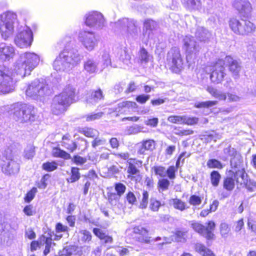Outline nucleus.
Here are the masks:
<instances>
[{
	"instance_id": "59",
	"label": "nucleus",
	"mask_w": 256,
	"mask_h": 256,
	"mask_svg": "<svg viewBox=\"0 0 256 256\" xmlns=\"http://www.w3.org/2000/svg\"><path fill=\"white\" fill-rule=\"evenodd\" d=\"M103 114V112L90 114L86 116V119L87 122L94 120L100 119Z\"/></svg>"
},
{
	"instance_id": "9",
	"label": "nucleus",
	"mask_w": 256,
	"mask_h": 256,
	"mask_svg": "<svg viewBox=\"0 0 256 256\" xmlns=\"http://www.w3.org/2000/svg\"><path fill=\"white\" fill-rule=\"evenodd\" d=\"M116 26L124 32H126L128 38L134 40L138 38L140 29L137 22L133 19L122 18L116 23Z\"/></svg>"
},
{
	"instance_id": "22",
	"label": "nucleus",
	"mask_w": 256,
	"mask_h": 256,
	"mask_svg": "<svg viewBox=\"0 0 256 256\" xmlns=\"http://www.w3.org/2000/svg\"><path fill=\"white\" fill-rule=\"evenodd\" d=\"M234 6L242 15L246 17L250 14L252 10L251 4L248 0H236Z\"/></svg>"
},
{
	"instance_id": "39",
	"label": "nucleus",
	"mask_w": 256,
	"mask_h": 256,
	"mask_svg": "<svg viewBox=\"0 0 256 256\" xmlns=\"http://www.w3.org/2000/svg\"><path fill=\"white\" fill-rule=\"evenodd\" d=\"M52 154L54 157L61 158L66 160L70 159L71 158L70 155L68 153L58 148L53 149Z\"/></svg>"
},
{
	"instance_id": "46",
	"label": "nucleus",
	"mask_w": 256,
	"mask_h": 256,
	"mask_svg": "<svg viewBox=\"0 0 256 256\" xmlns=\"http://www.w3.org/2000/svg\"><path fill=\"white\" fill-rule=\"evenodd\" d=\"M206 165L210 168L222 169L223 168L222 163L218 160L214 158L208 160L206 162Z\"/></svg>"
},
{
	"instance_id": "14",
	"label": "nucleus",
	"mask_w": 256,
	"mask_h": 256,
	"mask_svg": "<svg viewBox=\"0 0 256 256\" xmlns=\"http://www.w3.org/2000/svg\"><path fill=\"white\" fill-rule=\"evenodd\" d=\"M78 40L84 47L92 51L98 44V40L94 34L92 32L81 31L78 34Z\"/></svg>"
},
{
	"instance_id": "55",
	"label": "nucleus",
	"mask_w": 256,
	"mask_h": 256,
	"mask_svg": "<svg viewBox=\"0 0 256 256\" xmlns=\"http://www.w3.org/2000/svg\"><path fill=\"white\" fill-rule=\"evenodd\" d=\"M161 206L160 201L155 198H150L149 206L150 209L153 212H158Z\"/></svg>"
},
{
	"instance_id": "26",
	"label": "nucleus",
	"mask_w": 256,
	"mask_h": 256,
	"mask_svg": "<svg viewBox=\"0 0 256 256\" xmlns=\"http://www.w3.org/2000/svg\"><path fill=\"white\" fill-rule=\"evenodd\" d=\"M154 141L152 140H143L142 142L138 144L137 146V154L140 155L146 154V152L152 150L154 148Z\"/></svg>"
},
{
	"instance_id": "28",
	"label": "nucleus",
	"mask_w": 256,
	"mask_h": 256,
	"mask_svg": "<svg viewBox=\"0 0 256 256\" xmlns=\"http://www.w3.org/2000/svg\"><path fill=\"white\" fill-rule=\"evenodd\" d=\"M98 60L94 58H88L84 63V68L87 72L91 74L98 70Z\"/></svg>"
},
{
	"instance_id": "16",
	"label": "nucleus",
	"mask_w": 256,
	"mask_h": 256,
	"mask_svg": "<svg viewBox=\"0 0 256 256\" xmlns=\"http://www.w3.org/2000/svg\"><path fill=\"white\" fill-rule=\"evenodd\" d=\"M224 64V60H218L213 66V70L210 76L212 82L219 84L223 80L226 74Z\"/></svg>"
},
{
	"instance_id": "57",
	"label": "nucleus",
	"mask_w": 256,
	"mask_h": 256,
	"mask_svg": "<svg viewBox=\"0 0 256 256\" xmlns=\"http://www.w3.org/2000/svg\"><path fill=\"white\" fill-rule=\"evenodd\" d=\"M142 132V128L136 125L127 128L125 130L126 134H135Z\"/></svg>"
},
{
	"instance_id": "2",
	"label": "nucleus",
	"mask_w": 256,
	"mask_h": 256,
	"mask_svg": "<svg viewBox=\"0 0 256 256\" xmlns=\"http://www.w3.org/2000/svg\"><path fill=\"white\" fill-rule=\"evenodd\" d=\"M40 56L34 52H26L21 54L14 65L15 72L22 78L29 76L39 64Z\"/></svg>"
},
{
	"instance_id": "30",
	"label": "nucleus",
	"mask_w": 256,
	"mask_h": 256,
	"mask_svg": "<svg viewBox=\"0 0 256 256\" xmlns=\"http://www.w3.org/2000/svg\"><path fill=\"white\" fill-rule=\"evenodd\" d=\"M234 178L236 182L242 186L248 179V175L246 172L245 168L232 171Z\"/></svg>"
},
{
	"instance_id": "52",
	"label": "nucleus",
	"mask_w": 256,
	"mask_h": 256,
	"mask_svg": "<svg viewBox=\"0 0 256 256\" xmlns=\"http://www.w3.org/2000/svg\"><path fill=\"white\" fill-rule=\"evenodd\" d=\"M242 186H244L248 191L254 192L256 190V182L248 179L246 182H245Z\"/></svg>"
},
{
	"instance_id": "29",
	"label": "nucleus",
	"mask_w": 256,
	"mask_h": 256,
	"mask_svg": "<svg viewBox=\"0 0 256 256\" xmlns=\"http://www.w3.org/2000/svg\"><path fill=\"white\" fill-rule=\"evenodd\" d=\"M60 144L70 152H74L77 148L76 144L70 139L69 134H66L62 136Z\"/></svg>"
},
{
	"instance_id": "20",
	"label": "nucleus",
	"mask_w": 256,
	"mask_h": 256,
	"mask_svg": "<svg viewBox=\"0 0 256 256\" xmlns=\"http://www.w3.org/2000/svg\"><path fill=\"white\" fill-rule=\"evenodd\" d=\"M142 165V161L136 158H130L128 160L126 172L128 174V177L132 180L133 175H138L140 174L138 168Z\"/></svg>"
},
{
	"instance_id": "7",
	"label": "nucleus",
	"mask_w": 256,
	"mask_h": 256,
	"mask_svg": "<svg viewBox=\"0 0 256 256\" xmlns=\"http://www.w3.org/2000/svg\"><path fill=\"white\" fill-rule=\"evenodd\" d=\"M52 93L51 90L42 80H34L26 90V95L32 99L38 100Z\"/></svg>"
},
{
	"instance_id": "38",
	"label": "nucleus",
	"mask_w": 256,
	"mask_h": 256,
	"mask_svg": "<svg viewBox=\"0 0 256 256\" xmlns=\"http://www.w3.org/2000/svg\"><path fill=\"white\" fill-rule=\"evenodd\" d=\"M80 132L87 137L94 138L98 136L99 132L96 129L91 128H82Z\"/></svg>"
},
{
	"instance_id": "21",
	"label": "nucleus",
	"mask_w": 256,
	"mask_h": 256,
	"mask_svg": "<svg viewBox=\"0 0 256 256\" xmlns=\"http://www.w3.org/2000/svg\"><path fill=\"white\" fill-rule=\"evenodd\" d=\"M15 55L14 46L5 43L0 44V61H8Z\"/></svg>"
},
{
	"instance_id": "58",
	"label": "nucleus",
	"mask_w": 256,
	"mask_h": 256,
	"mask_svg": "<svg viewBox=\"0 0 256 256\" xmlns=\"http://www.w3.org/2000/svg\"><path fill=\"white\" fill-rule=\"evenodd\" d=\"M217 138H219V136L214 132H212L204 136L202 138L206 142H210L212 141L216 142Z\"/></svg>"
},
{
	"instance_id": "54",
	"label": "nucleus",
	"mask_w": 256,
	"mask_h": 256,
	"mask_svg": "<svg viewBox=\"0 0 256 256\" xmlns=\"http://www.w3.org/2000/svg\"><path fill=\"white\" fill-rule=\"evenodd\" d=\"M35 154L34 148L31 145L28 146L24 151V157L27 159L32 158Z\"/></svg>"
},
{
	"instance_id": "51",
	"label": "nucleus",
	"mask_w": 256,
	"mask_h": 256,
	"mask_svg": "<svg viewBox=\"0 0 256 256\" xmlns=\"http://www.w3.org/2000/svg\"><path fill=\"white\" fill-rule=\"evenodd\" d=\"M42 168L47 172H52L57 168L58 164L55 162H46L42 164Z\"/></svg>"
},
{
	"instance_id": "18",
	"label": "nucleus",
	"mask_w": 256,
	"mask_h": 256,
	"mask_svg": "<svg viewBox=\"0 0 256 256\" xmlns=\"http://www.w3.org/2000/svg\"><path fill=\"white\" fill-rule=\"evenodd\" d=\"M224 153H228L230 156H234L230 160V166L232 171L244 168L242 156L236 152L234 148L229 147L224 150Z\"/></svg>"
},
{
	"instance_id": "60",
	"label": "nucleus",
	"mask_w": 256,
	"mask_h": 256,
	"mask_svg": "<svg viewBox=\"0 0 256 256\" xmlns=\"http://www.w3.org/2000/svg\"><path fill=\"white\" fill-rule=\"evenodd\" d=\"M114 189L116 194L121 196L124 193L126 186L121 182H118L114 184Z\"/></svg>"
},
{
	"instance_id": "3",
	"label": "nucleus",
	"mask_w": 256,
	"mask_h": 256,
	"mask_svg": "<svg viewBox=\"0 0 256 256\" xmlns=\"http://www.w3.org/2000/svg\"><path fill=\"white\" fill-rule=\"evenodd\" d=\"M76 94V88L72 84L66 85L60 94L54 97L52 104V112L56 115L63 112L74 102Z\"/></svg>"
},
{
	"instance_id": "45",
	"label": "nucleus",
	"mask_w": 256,
	"mask_h": 256,
	"mask_svg": "<svg viewBox=\"0 0 256 256\" xmlns=\"http://www.w3.org/2000/svg\"><path fill=\"white\" fill-rule=\"evenodd\" d=\"M79 233L80 234V240L82 242H88L90 241L91 240L92 235L89 231L86 230H80Z\"/></svg>"
},
{
	"instance_id": "37",
	"label": "nucleus",
	"mask_w": 256,
	"mask_h": 256,
	"mask_svg": "<svg viewBox=\"0 0 256 256\" xmlns=\"http://www.w3.org/2000/svg\"><path fill=\"white\" fill-rule=\"evenodd\" d=\"M170 202L174 208L180 211H183L188 208L184 202L177 198H172Z\"/></svg>"
},
{
	"instance_id": "42",
	"label": "nucleus",
	"mask_w": 256,
	"mask_h": 256,
	"mask_svg": "<svg viewBox=\"0 0 256 256\" xmlns=\"http://www.w3.org/2000/svg\"><path fill=\"white\" fill-rule=\"evenodd\" d=\"M80 178L79 169L77 168L72 167L71 168V176L67 178L68 182L73 183L78 180Z\"/></svg>"
},
{
	"instance_id": "32",
	"label": "nucleus",
	"mask_w": 256,
	"mask_h": 256,
	"mask_svg": "<svg viewBox=\"0 0 256 256\" xmlns=\"http://www.w3.org/2000/svg\"><path fill=\"white\" fill-rule=\"evenodd\" d=\"M40 244L42 243V245H45V248L44 250V254L46 256L50 253V248L52 246H55V243L52 242V238L50 237H46V236L42 235L40 238Z\"/></svg>"
},
{
	"instance_id": "53",
	"label": "nucleus",
	"mask_w": 256,
	"mask_h": 256,
	"mask_svg": "<svg viewBox=\"0 0 256 256\" xmlns=\"http://www.w3.org/2000/svg\"><path fill=\"white\" fill-rule=\"evenodd\" d=\"M120 196L115 192H110L108 194V200L110 203L113 206H116L118 202Z\"/></svg>"
},
{
	"instance_id": "44",
	"label": "nucleus",
	"mask_w": 256,
	"mask_h": 256,
	"mask_svg": "<svg viewBox=\"0 0 256 256\" xmlns=\"http://www.w3.org/2000/svg\"><path fill=\"white\" fill-rule=\"evenodd\" d=\"M170 184V182L168 179L164 178L160 179L158 182V191L161 192L168 190Z\"/></svg>"
},
{
	"instance_id": "15",
	"label": "nucleus",
	"mask_w": 256,
	"mask_h": 256,
	"mask_svg": "<svg viewBox=\"0 0 256 256\" xmlns=\"http://www.w3.org/2000/svg\"><path fill=\"white\" fill-rule=\"evenodd\" d=\"M191 226L194 230L207 239L212 238L214 236L212 231L214 230L216 224L212 221H210L206 226H204L199 222H194Z\"/></svg>"
},
{
	"instance_id": "62",
	"label": "nucleus",
	"mask_w": 256,
	"mask_h": 256,
	"mask_svg": "<svg viewBox=\"0 0 256 256\" xmlns=\"http://www.w3.org/2000/svg\"><path fill=\"white\" fill-rule=\"evenodd\" d=\"M37 192V188H32L26 194L24 198V200L26 202H30L34 198L35 194Z\"/></svg>"
},
{
	"instance_id": "8",
	"label": "nucleus",
	"mask_w": 256,
	"mask_h": 256,
	"mask_svg": "<svg viewBox=\"0 0 256 256\" xmlns=\"http://www.w3.org/2000/svg\"><path fill=\"white\" fill-rule=\"evenodd\" d=\"M183 49L186 54V59L190 64L194 62L198 58L201 47L196 41L194 38L190 36H186L183 39Z\"/></svg>"
},
{
	"instance_id": "43",
	"label": "nucleus",
	"mask_w": 256,
	"mask_h": 256,
	"mask_svg": "<svg viewBox=\"0 0 256 256\" xmlns=\"http://www.w3.org/2000/svg\"><path fill=\"white\" fill-rule=\"evenodd\" d=\"M220 230L221 236L224 238H227L230 231L229 225L226 222H222L220 225Z\"/></svg>"
},
{
	"instance_id": "56",
	"label": "nucleus",
	"mask_w": 256,
	"mask_h": 256,
	"mask_svg": "<svg viewBox=\"0 0 256 256\" xmlns=\"http://www.w3.org/2000/svg\"><path fill=\"white\" fill-rule=\"evenodd\" d=\"M106 143V140L104 138L96 136L92 142V146L94 148L100 146L104 145Z\"/></svg>"
},
{
	"instance_id": "40",
	"label": "nucleus",
	"mask_w": 256,
	"mask_h": 256,
	"mask_svg": "<svg viewBox=\"0 0 256 256\" xmlns=\"http://www.w3.org/2000/svg\"><path fill=\"white\" fill-rule=\"evenodd\" d=\"M234 178L232 177H226L223 181V188L228 191H232L234 188Z\"/></svg>"
},
{
	"instance_id": "19",
	"label": "nucleus",
	"mask_w": 256,
	"mask_h": 256,
	"mask_svg": "<svg viewBox=\"0 0 256 256\" xmlns=\"http://www.w3.org/2000/svg\"><path fill=\"white\" fill-rule=\"evenodd\" d=\"M137 104L135 102L130 101H124L118 104L116 107L106 108V112L110 114L114 112H118L120 114L126 112L127 111L133 110L137 108Z\"/></svg>"
},
{
	"instance_id": "64",
	"label": "nucleus",
	"mask_w": 256,
	"mask_h": 256,
	"mask_svg": "<svg viewBox=\"0 0 256 256\" xmlns=\"http://www.w3.org/2000/svg\"><path fill=\"white\" fill-rule=\"evenodd\" d=\"M176 168H175L174 166H170L166 170V176H168L170 180H174L176 178Z\"/></svg>"
},
{
	"instance_id": "5",
	"label": "nucleus",
	"mask_w": 256,
	"mask_h": 256,
	"mask_svg": "<svg viewBox=\"0 0 256 256\" xmlns=\"http://www.w3.org/2000/svg\"><path fill=\"white\" fill-rule=\"evenodd\" d=\"M16 18V14L10 11L4 12L0 16V32L4 39L6 40L13 34Z\"/></svg>"
},
{
	"instance_id": "24",
	"label": "nucleus",
	"mask_w": 256,
	"mask_h": 256,
	"mask_svg": "<svg viewBox=\"0 0 256 256\" xmlns=\"http://www.w3.org/2000/svg\"><path fill=\"white\" fill-rule=\"evenodd\" d=\"M133 232L140 235L136 238L138 242L145 244L152 243L153 240L151 236H148V230L146 228L140 226H136L133 228Z\"/></svg>"
},
{
	"instance_id": "17",
	"label": "nucleus",
	"mask_w": 256,
	"mask_h": 256,
	"mask_svg": "<svg viewBox=\"0 0 256 256\" xmlns=\"http://www.w3.org/2000/svg\"><path fill=\"white\" fill-rule=\"evenodd\" d=\"M0 166L2 172L6 175L15 174L20 170L19 164L13 159L0 160Z\"/></svg>"
},
{
	"instance_id": "41",
	"label": "nucleus",
	"mask_w": 256,
	"mask_h": 256,
	"mask_svg": "<svg viewBox=\"0 0 256 256\" xmlns=\"http://www.w3.org/2000/svg\"><path fill=\"white\" fill-rule=\"evenodd\" d=\"M220 178L221 176L218 171L213 170L210 174V182L213 186H218Z\"/></svg>"
},
{
	"instance_id": "36",
	"label": "nucleus",
	"mask_w": 256,
	"mask_h": 256,
	"mask_svg": "<svg viewBox=\"0 0 256 256\" xmlns=\"http://www.w3.org/2000/svg\"><path fill=\"white\" fill-rule=\"evenodd\" d=\"M195 248L196 250L202 256H215L212 250L202 244H196Z\"/></svg>"
},
{
	"instance_id": "61",
	"label": "nucleus",
	"mask_w": 256,
	"mask_h": 256,
	"mask_svg": "<svg viewBox=\"0 0 256 256\" xmlns=\"http://www.w3.org/2000/svg\"><path fill=\"white\" fill-rule=\"evenodd\" d=\"M202 202V198L195 194L191 196L188 200V202L190 204L194 206L200 205Z\"/></svg>"
},
{
	"instance_id": "25",
	"label": "nucleus",
	"mask_w": 256,
	"mask_h": 256,
	"mask_svg": "<svg viewBox=\"0 0 256 256\" xmlns=\"http://www.w3.org/2000/svg\"><path fill=\"white\" fill-rule=\"evenodd\" d=\"M224 62V64H226L228 66L229 70L234 76V78H237L241 70V66L238 62L234 60L230 56H226Z\"/></svg>"
},
{
	"instance_id": "11",
	"label": "nucleus",
	"mask_w": 256,
	"mask_h": 256,
	"mask_svg": "<svg viewBox=\"0 0 256 256\" xmlns=\"http://www.w3.org/2000/svg\"><path fill=\"white\" fill-rule=\"evenodd\" d=\"M168 64L174 73H179L183 68V60L179 48H172L168 52L166 56Z\"/></svg>"
},
{
	"instance_id": "10",
	"label": "nucleus",
	"mask_w": 256,
	"mask_h": 256,
	"mask_svg": "<svg viewBox=\"0 0 256 256\" xmlns=\"http://www.w3.org/2000/svg\"><path fill=\"white\" fill-rule=\"evenodd\" d=\"M229 26L231 30L236 34L246 35L255 30V26L249 20L232 18L230 20Z\"/></svg>"
},
{
	"instance_id": "27",
	"label": "nucleus",
	"mask_w": 256,
	"mask_h": 256,
	"mask_svg": "<svg viewBox=\"0 0 256 256\" xmlns=\"http://www.w3.org/2000/svg\"><path fill=\"white\" fill-rule=\"evenodd\" d=\"M104 96L101 90H92L86 97V102L88 104L95 105L100 100L104 99Z\"/></svg>"
},
{
	"instance_id": "13",
	"label": "nucleus",
	"mask_w": 256,
	"mask_h": 256,
	"mask_svg": "<svg viewBox=\"0 0 256 256\" xmlns=\"http://www.w3.org/2000/svg\"><path fill=\"white\" fill-rule=\"evenodd\" d=\"M86 26L94 30H101L106 26V20L103 14L98 11H92L84 16Z\"/></svg>"
},
{
	"instance_id": "23",
	"label": "nucleus",
	"mask_w": 256,
	"mask_h": 256,
	"mask_svg": "<svg viewBox=\"0 0 256 256\" xmlns=\"http://www.w3.org/2000/svg\"><path fill=\"white\" fill-rule=\"evenodd\" d=\"M168 120L173 124L193 125L198 122V118L196 117H188L186 116H170L168 117Z\"/></svg>"
},
{
	"instance_id": "49",
	"label": "nucleus",
	"mask_w": 256,
	"mask_h": 256,
	"mask_svg": "<svg viewBox=\"0 0 256 256\" xmlns=\"http://www.w3.org/2000/svg\"><path fill=\"white\" fill-rule=\"evenodd\" d=\"M153 242H158L160 240H162V242L158 243L156 244V248L158 249H162L163 248V246L164 244H167L170 243V239L166 236H164L162 238L160 236H157L154 238H152Z\"/></svg>"
},
{
	"instance_id": "63",
	"label": "nucleus",
	"mask_w": 256,
	"mask_h": 256,
	"mask_svg": "<svg viewBox=\"0 0 256 256\" xmlns=\"http://www.w3.org/2000/svg\"><path fill=\"white\" fill-rule=\"evenodd\" d=\"M144 26L146 30H152L156 26V22L151 19H147L144 20Z\"/></svg>"
},
{
	"instance_id": "6",
	"label": "nucleus",
	"mask_w": 256,
	"mask_h": 256,
	"mask_svg": "<svg viewBox=\"0 0 256 256\" xmlns=\"http://www.w3.org/2000/svg\"><path fill=\"white\" fill-rule=\"evenodd\" d=\"M15 84L12 71L6 66L0 65V95L14 92Z\"/></svg>"
},
{
	"instance_id": "31",
	"label": "nucleus",
	"mask_w": 256,
	"mask_h": 256,
	"mask_svg": "<svg viewBox=\"0 0 256 256\" xmlns=\"http://www.w3.org/2000/svg\"><path fill=\"white\" fill-rule=\"evenodd\" d=\"M182 2L190 10H199L202 8L200 0H182Z\"/></svg>"
},
{
	"instance_id": "48",
	"label": "nucleus",
	"mask_w": 256,
	"mask_h": 256,
	"mask_svg": "<svg viewBox=\"0 0 256 256\" xmlns=\"http://www.w3.org/2000/svg\"><path fill=\"white\" fill-rule=\"evenodd\" d=\"M152 170L156 176H159L162 178L166 176V168L165 167L161 166H156L152 168Z\"/></svg>"
},
{
	"instance_id": "1",
	"label": "nucleus",
	"mask_w": 256,
	"mask_h": 256,
	"mask_svg": "<svg viewBox=\"0 0 256 256\" xmlns=\"http://www.w3.org/2000/svg\"><path fill=\"white\" fill-rule=\"evenodd\" d=\"M83 56L78 50L66 46L53 62V68L58 72H68L78 64Z\"/></svg>"
},
{
	"instance_id": "35",
	"label": "nucleus",
	"mask_w": 256,
	"mask_h": 256,
	"mask_svg": "<svg viewBox=\"0 0 256 256\" xmlns=\"http://www.w3.org/2000/svg\"><path fill=\"white\" fill-rule=\"evenodd\" d=\"M152 58V56L148 54L144 48H142L140 49L138 53V59L141 64H147Z\"/></svg>"
},
{
	"instance_id": "4",
	"label": "nucleus",
	"mask_w": 256,
	"mask_h": 256,
	"mask_svg": "<svg viewBox=\"0 0 256 256\" xmlns=\"http://www.w3.org/2000/svg\"><path fill=\"white\" fill-rule=\"evenodd\" d=\"M13 116L16 121L20 123L32 122L38 118L34 108L26 104H16L14 108Z\"/></svg>"
},
{
	"instance_id": "12",
	"label": "nucleus",
	"mask_w": 256,
	"mask_h": 256,
	"mask_svg": "<svg viewBox=\"0 0 256 256\" xmlns=\"http://www.w3.org/2000/svg\"><path fill=\"white\" fill-rule=\"evenodd\" d=\"M32 41L33 34L31 29L26 26H21L14 39L16 46L20 48H26L31 46Z\"/></svg>"
},
{
	"instance_id": "33",
	"label": "nucleus",
	"mask_w": 256,
	"mask_h": 256,
	"mask_svg": "<svg viewBox=\"0 0 256 256\" xmlns=\"http://www.w3.org/2000/svg\"><path fill=\"white\" fill-rule=\"evenodd\" d=\"M206 90L214 98L218 100H226V94L221 90L212 86H208Z\"/></svg>"
},
{
	"instance_id": "50",
	"label": "nucleus",
	"mask_w": 256,
	"mask_h": 256,
	"mask_svg": "<svg viewBox=\"0 0 256 256\" xmlns=\"http://www.w3.org/2000/svg\"><path fill=\"white\" fill-rule=\"evenodd\" d=\"M218 103V102L217 100H208L196 104V107L197 108H208L216 105Z\"/></svg>"
},
{
	"instance_id": "34",
	"label": "nucleus",
	"mask_w": 256,
	"mask_h": 256,
	"mask_svg": "<svg viewBox=\"0 0 256 256\" xmlns=\"http://www.w3.org/2000/svg\"><path fill=\"white\" fill-rule=\"evenodd\" d=\"M196 38L200 42H206L210 38V33L203 27H198L196 34Z\"/></svg>"
},
{
	"instance_id": "47",
	"label": "nucleus",
	"mask_w": 256,
	"mask_h": 256,
	"mask_svg": "<svg viewBox=\"0 0 256 256\" xmlns=\"http://www.w3.org/2000/svg\"><path fill=\"white\" fill-rule=\"evenodd\" d=\"M149 194L146 190H143L142 198L140 201L139 208L142 209L146 208L148 200Z\"/></svg>"
}]
</instances>
